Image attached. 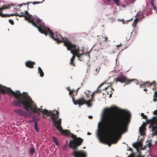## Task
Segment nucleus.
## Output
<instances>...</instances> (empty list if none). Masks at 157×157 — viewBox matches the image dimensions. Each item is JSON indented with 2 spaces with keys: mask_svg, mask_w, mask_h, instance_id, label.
<instances>
[{
  "mask_svg": "<svg viewBox=\"0 0 157 157\" xmlns=\"http://www.w3.org/2000/svg\"><path fill=\"white\" fill-rule=\"evenodd\" d=\"M117 110L116 107L106 109L104 110L102 115L103 122L105 124V130L109 135V136L105 140L109 146H110L113 143L116 144L118 138L127 131V118L125 115L129 117L130 114L129 112H127L112 116L114 111Z\"/></svg>",
  "mask_w": 157,
  "mask_h": 157,
  "instance_id": "nucleus-1",
  "label": "nucleus"
},
{
  "mask_svg": "<svg viewBox=\"0 0 157 157\" xmlns=\"http://www.w3.org/2000/svg\"><path fill=\"white\" fill-rule=\"evenodd\" d=\"M23 96V99L24 101H19L20 103H18L17 102H15V105L17 106H21L23 105L24 106V108L27 112H29V109H30V110L33 113H38L39 112L42 113L43 115H45L47 116H50L51 119L52 117L54 116L55 113V112L53 111H48V110L45 109L44 110L41 108H38L36 104H34V101L32 100L31 98L28 95L27 97L24 95Z\"/></svg>",
  "mask_w": 157,
  "mask_h": 157,
  "instance_id": "nucleus-2",
  "label": "nucleus"
},
{
  "mask_svg": "<svg viewBox=\"0 0 157 157\" xmlns=\"http://www.w3.org/2000/svg\"><path fill=\"white\" fill-rule=\"evenodd\" d=\"M0 89L1 92L3 94L7 93L8 94H11L13 97L15 98V100L13 102V105L21 107V106H17L15 105V102H17L20 104L19 101H24L23 99V96L27 97L28 94L26 92H23L22 94L20 92L19 90L14 92L10 88L7 87L0 84Z\"/></svg>",
  "mask_w": 157,
  "mask_h": 157,
  "instance_id": "nucleus-3",
  "label": "nucleus"
},
{
  "mask_svg": "<svg viewBox=\"0 0 157 157\" xmlns=\"http://www.w3.org/2000/svg\"><path fill=\"white\" fill-rule=\"evenodd\" d=\"M25 14L27 15H25V20H28L33 26L37 28L41 33L47 35V32L45 30V27L44 26V24L41 23V20L37 19L35 20V22L34 21L35 18L30 14L27 10L25 11Z\"/></svg>",
  "mask_w": 157,
  "mask_h": 157,
  "instance_id": "nucleus-4",
  "label": "nucleus"
},
{
  "mask_svg": "<svg viewBox=\"0 0 157 157\" xmlns=\"http://www.w3.org/2000/svg\"><path fill=\"white\" fill-rule=\"evenodd\" d=\"M46 29L45 28V30L47 32V35L48 33L49 34V36L50 37L53 39L54 40L56 41L59 44L63 42L64 43V45L65 46V43L67 42H71L70 40L68 39L67 38H66L65 39H66V40H65L64 38L62 37L60 34L58 32H57L56 33V38L54 37V33L50 29L47 27L46 28ZM45 35L46 36H47V35H46L45 34Z\"/></svg>",
  "mask_w": 157,
  "mask_h": 157,
  "instance_id": "nucleus-5",
  "label": "nucleus"
},
{
  "mask_svg": "<svg viewBox=\"0 0 157 157\" xmlns=\"http://www.w3.org/2000/svg\"><path fill=\"white\" fill-rule=\"evenodd\" d=\"M65 44V46L67 48L68 50H70V52L73 56L71 59L75 60V56L78 57V52H80L79 47L76 45L75 44H73L72 42H66Z\"/></svg>",
  "mask_w": 157,
  "mask_h": 157,
  "instance_id": "nucleus-6",
  "label": "nucleus"
},
{
  "mask_svg": "<svg viewBox=\"0 0 157 157\" xmlns=\"http://www.w3.org/2000/svg\"><path fill=\"white\" fill-rule=\"evenodd\" d=\"M116 82H119L121 83L125 82L124 86L128 84L133 81L135 83L137 84V83H138L137 80L135 79H129L127 77L122 74H121L119 75L118 77L115 79Z\"/></svg>",
  "mask_w": 157,
  "mask_h": 157,
  "instance_id": "nucleus-7",
  "label": "nucleus"
},
{
  "mask_svg": "<svg viewBox=\"0 0 157 157\" xmlns=\"http://www.w3.org/2000/svg\"><path fill=\"white\" fill-rule=\"evenodd\" d=\"M150 124L149 128H152L153 132V135L156 136L157 135V117L154 116L151 120L149 121Z\"/></svg>",
  "mask_w": 157,
  "mask_h": 157,
  "instance_id": "nucleus-8",
  "label": "nucleus"
},
{
  "mask_svg": "<svg viewBox=\"0 0 157 157\" xmlns=\"http://www.w3.org/2000/svg\"><path fill=\"white\" fill-rule=\"evenodd\" d=\"M83 139L80 137H78L72 141H70L69 146L75 150H77L78 147L81 145L83 141Z\"/></svg>",
  "mask_w": 157,
  "mask_h": 157,
  "instance_id": "nucleus-9",
  "label": "nucleus"
},
{
  "mask_svg": "<svg viewBox=\"0 0 157 157\" xmlns=\"http://www.w3.org/2000/svg\"><path fill=\"white\" fill-rule=\"evenodd\" d=\"M54 111L55 112V113L54 116L52 117V120L54 122L53 125H61V119H59L58 121L56 120V119H58L59 118V112L57 110H54Z\"/></svg>",
  "mask_w": 157,
  "mask_h": 157,
  "instance_id": "nucleus-10",
  "label": "nucleus"
},
{
  "mask_svg": "<svg viewBox=\"0 0 157 157\" xmlns=\"http://www.w3.org/2000/svg\"><path fill=\"white\" fill-rule=\"evenodd\" d=\"M73 101L75 104L77 105V104L79 105V107H80V105H82L83 104H88L86 103V101L84 98H82L80 99L77 100L76 101H75L74 98L72 99Z\"/></svg>",
  "mask_w": 157,
  "mask_h": 157,
  "instance_id": "nucleus-11",
  "label": "nucleus"
},
{
  "mask_svg": "<svg viewBox=\"0 0 157 157\" xmlns=\"http://www.w3.org/2000/svg\"><path fill=\"white\" fill-rule=\"evenodd\" d=\"M73 154L75 157H86V153L83 151H75L73 152Z\"/></svg>",
  "mask_w": 157,
  "mask_h": 157,
  "instance_id": "nucleus-12",
  "label": "nucleus"
},
{
  "mask_svg": "<svg viewBox=\"0 0 157 157\" xmlns=\"http://www.w3.org/2000/svg\"><path fill=\"white\" fill-rule=\"evenodd\" d=\"M36 64L35 62L30 60L27 61L25 62V66L28 67L30 68H33L34 65Z\"/></svg>",
  "mask_w": 157,
  "mask_h": 157,
  "instance_id": "nucleus-13",
  "label": "nucleus"
},
{
  "mask_svg": "<svg viewBox=\"0 0 157 157\" xmlns=\"http://www.w3.org/2000/svg\"><path fill=\"white\" fill-rule=\"evenodd\" d=\"M14 112L18 114H19L21 115H27V113L25 112L22 109H14Z\"/></svg>",
  "mask_w": 157,
  "mask_h": 157,
  "instance_id": "nucleus-14",
  "label": "nucleus"
},
{
  "mask_svg": "<svg viewBox=\"0 0 157 157\" xmlns=\"http://www.w3.org/2000/svg\"><path fill=\"white\" fill-rule=\"evenodd\" d=\"M3 8H0V16L2 17H9L10 16L13 15L14 14H3L2 13Z\"/></svg>",
  "mask_w": 157,
  "mask_h": 157,
  "instance_id": "nucleus-15",
  "label": "nucleus"
},
{
  "mask_svg": "<svg viewBox=\"0 0 157 157\" xmlns=\"http://www.w3.org/2000/svg\"><path fill=\"white\" fill-rule=\"evenodd\" d=\"M13 6V4H5L3 5L1 8H2L3 9V10L6 9H10V8L11 6Z\"/></svg>",
  "mask_w": 157,
  "mask_h": 157,
  "instance_id": "nucleus-16",
  "label": "nucleus"
},
{
  "mask_svg": "<svg viewBox=\"0 0 157 157\" xmlns=\"http://www.w3.org/2000/svg\"><path fill=\"white\" fill-rule=\"evenodd\" d=\"M156 83L155 81H154L152 83H150L149 82H144L143 83L144 84V86L146 87V86L148 87V86H151L152 84H154L155 85V83Z\"/></svg>",
  "mask_w": 157,
  "mask_h": 157,
  "instance_id": "nucleus-17",
  "label": "nucleus"
},
{
  "mask_svg": "<svg viewBox=\"0 0 157 157\" xmlns=\"http://www.w3.org/2000/svg\"><path fill=\"white\" fill-rule=\"evenodd\" d=\"M80 52H78V59L80 61H82L84 60V56H85L84 54H80Z\"/></svg>",
  "mask_w": 157,
  "mask_h": 157,
  "instance_id": "nucleus-18",
  "label": "nucleus"
},
{
  "mask_svg": "<svg viewBox=\"0 0 157 157\" xmlns=\"http://www.w3.org/2000/svg\"><path fill=\"white\" fill-rule=\"evenodd\" d=\"M94 99L93 98L91 97V99H89L88 101H86V103H88V104H87V105L88 107H90L92 106V104L91 102L92 101H94Z\"/></svg>",
  "mask_w": 157,
  "mask_h": 157,
  "instance_id": "nucleus-19",
  "label": "nucleus"
},
{
  "mask_svg": "<svg viewBox=\"0 0 157 157\" xmlns=\"http://www.w3.org/2000/svg\"><path fill=\"white\" fill-rule=\"evenodd\" d=\"M10 14H14L13 15L10 16H17L18 17H25V14H24V13H21V14H19L18 13H12Z\"/></svg>",
  "mask_w": 157,
  "mask_h": 157,
  "instance_id": "nucleus-20",
  "label": "nucleus"
},
{
  "mask_svg": "<svg viewBox=\"0 0 157 157\" xmlns=\"http://www.w3.org/2000/svg\"><path fill=\"white\" fill-rule=\"evenodd\" d=\"M61 133L63 134L65 136H67L71 133L68 130L65 129H63Z\"/></svg>",
  "mask_w": 157,
  "mask_h": 157,
  "instance_id": "nucleus-21",
  "label": "nucleus"
},
{
  "mask_svg": "<svg viewBox=\"0 0 157 157\" xmlns=\"http://www.w3.org/2000/svg\"><path fill=\"white\" fill-rule=\"evenodd\" d=\"M38 71L40 73V76L41 77H43L44 76V73L40 67H39L38 68Z\"/></svg>",
  "mask_w": 157,
  "mask_h": 157,
  "instance_id": "nucleus-22",
  "label": "nucleus"
},
{
  "mask_svg": "<svg viewBox=\"0 0 157 157\" xmlns=\"http://www.w3.org/2000/svg\"><path fill=\"white\" fill-rule=\"evenodd\" d=\"M141 116L142 117H143V118L144 119L146 120V122L147 123H149L150 124V123L148 122H149V120H150L151 119L148 120L147 119V116L144 115V114L143 113H141Z\"/></svg>",
  "mask_w": 157,
  "mask_h": 157,
  "instance_id": "nucleus-23",
  "label": "nucleus"
},
{
  "mask_svg": "<svg viewBox=\"0 0 157 157\" xmlns=\"http://www.w3.org/2000/svg\"><path fill=\"white\" fill-rule=\"evenodd\" d=\"M54 126L61 132L63 130V129L62 127L61 126V125H56Z\"/></svg>",
  "mask_w": 157,
  "mask_h": 157,
  "instance_id": "nucleus-24",
  "label": "nucleus"
},
{
  "mask_svg": "<svg viewBox=\"0 0 157 157\" xmlns=\"http://www.w3.org/2000/svg\"><path fill=\"white\" fill-rule=\"evenodd\" d=\"M34 128L36 130V131L37 132H39V131L38 128L37 126V121H35L34 122Z\"/></svg>",
  "mask_w": 157,
  "mask_h": 157,
  "instance_id": "nucleus-25",
  "label": "nucleus"
},
{
  "mask_svg": "<svg viewBox=\"0 0 157 157\" xmlns=\"http://www.w3.org/2000/svg\"><path fill=\"white\" fill-rule=\"evenodd\" d=\"M145 129V127L144 126H141L140 128H139V132L140 133H142L143 132Z\"/></svg>",
  "mask_w": 157,
  "mask_h": 157,
  "instance_id": "nucleus-26",
  "label": "nucleus"
},
{
  "mask_svg": "<svg viewBox=\"0 0 157 157\" xmlns=\"http://www.w3.org/2000/svg\"><path fill=\"white\" fill-rule=\"evenodd\" d=\"M35 152V149L33 148H30L29 153L30 154L32 155H33L34 153Z\"/></svg>",
  "mask_w": 157,
  "mask_h": 157,
  "instance_id": "nucleus-27",
  "label": "nucleus"
},
{
  "mask_svg": "<svg viewBox=\"0 0 157 157\" xmlns=\"http://www.w3.org/2000/svg\"><path fill=\"white\" fill-rule=\"evenodd\" d=\"M139 21V18H136L134 20V22L133 23V24L134 25V26H136V24L138 22V21Z\"/></svg>",
  "mask_w": 157,
  "mask_h": 157,
  "instance_id": "nucleus-28",
  "label": "nucleus"
},
{
  "mask_svg": "<svg viewBox=\"0 0 157 157\" xmlns=\"http://www.w3.org/2000/svg\"><path fill=\"white\" fill-rule=\"evenodd\" d=\"M75 61V60H74L72 59H70V64L71 65H72L73 66H75V64L74 63Z\"/></svg>",
  "mask_w": 157,
  "mask_h": 157,
  "instance_id": "nucleus-29",
  "label": "nucleus"
},
{
  "mask_svg": "<svg viewBox=\"0 0 157 157\" xmlns=\"http://www.w3.org/2000/svg\"><path fill=\"white\" fill-rule=\"evenodd\" d=\"M88 93H86V92H84V93L86 94V97L87 98H89L90 97V91H88Z\"/></svg>",
  "mask_w": 157,
  "mask_h": 157,
  "instance_id": "nucleus-30",
  "label": "nucleus"
},
{
  "mask_svg": "<svg viewBox=\"0 0 157 157\" xmlns=\"http://www.w3.org/2000/svg\"><path fill=\"white\" fill-rule=\"evenodd\" d=\"M133 147L135 148H136L138 147L139 145V144L137 142H135L133 144Z\"/></svg>",
  "mask_w": 157,
  "mask_h": 157,
  "instance_id": "nucleus-31",
  "label": "nucleus"
},
{
  "mask_svg": "<svg viewBox=\"0 0 157 157\" xmlns=\"http://www.w3.org/2000/svg\"><path fill=\"white\" fill-rule=\"evenodd\" d=\"M70 135L71 137L72 138H73L74 140H75V139L77 138V136L76 135H74L73 133H70Z\"/></svg>",
  "mask_w": 157,
  "mask_h": 157,
  "instance_id": "nucleus-32",
  "label": "nucleus"
},
{
  "mask_svg": "<svg viewBox=\"0 0 157 157\" xmlns=\"http://www.w3.org/2000/svg\"><path fill=\"white\" fill-rule=\"evenodd\" d=\"M98 136L100 139H101L102 138V136L101 134V132H100L98 133Z\"/></svg>",
  "mask_w": 157,
  "mask_h": 157,
  "instance_id": "nucleus-33",
  "label": "nucleus"
},
{
  "mask_svg": "<svg viewBox=\"0 0 157 157\" xmlns=\"http://www.w3.org/2000/svg\"><path fill=\"white\" fill-rule=\"evenodd\" d=\"M45 0H43L41 2H32V3L33 4H39L40 3H42L43 2H44Z\"/></svg>",
  "mask_w": 157,
  "mask_h": 157,
  "instance_id": "nucleus-34",
  "label": "nucleus"
},
{
  "mask_svg": "<svg viewBox=\"0 0 157 157\" xmlns=\"http://www.w3.org/2000/svg\"><path fill=\"white\" fill-rule=\"evenodd\" d=\"M9 23L11 24L12 25H13L14 24V22L11 19H9Z\"/></svg>",
  "mask_w": 157,
  "mask_h": 157,
  "instance_id": "nucleus-35",
  "label": "nucleus"
},
{
  "mask_svg": "<svg viewBox=\"0 0 157 157\" xmlns=\"http://www.w3.org/2000/svg\"><path fill=\"white\" fill-rule=\"evenodd\" d=\"M101 90H99V89H98H98L97 90L95 91H94V92L95 93H99L101 92Z\"/></svg>",
  "mask_w": 157,
  "mask_h": 157,
  "instance_id": "nucleus-36",
  "label": "nucleus"
},
{
  "mask_svg": "<svg viewBox=\"0 0 157 157\" xmlns=\"http://www.w3.org/2000/svg\"><path fill=\"white\" fill-rule=\"evenodd\" d=\"M151 6H152V8H153V9L155 10H156V7L154 5V4L152 2H151Z\"/></svg>",
  "mask_w": 157,
  "mask_h": 157,
  "instance_id": "nucleus-37",
  "label": "nucleus"
},
{
  "mask_svg": "<svg viewBox=\"0 0 157 157\" xmlns=\"http://www.w3.org/2000/svg\"><path fill=\"white\" fill-rule=\"evenodd\" d=\"M144 15L143 14H141V15L140 16V20H141L143 18H144Z\"/></svg>",
  "mask_w": 157,
  "mask_h": 157,
  "instance_id": "nucleus-38",
  "label": "nucleus"
},
{
  "mask_svg": "<svg viewBox=\"0 0 157 157\" xmlns=\"http://www.w3.org/2000/svg\"><path fill=\"white\" fill-rule=\"evenodd\" d=\"M53 141L55 142L57 141L56 138L54 136L52 137Z\"/></svg>",
  "mask_w": 157,
  "mask_h": 157,
  "instance_id": "nucleus-39",
  "label": "nucleus"
},
{
  "mask_svg": "<svg viewBox=\"0 0 157 157\" xmlns=\"http://www.w3.org/2000/svg\"><path fill=\"white\" fill-rule=\"evenodd\" d=\"M113 1L116 3V4L117 5H118L119 4V0H113Z\"/></svg>",
  "mask_w": 157,
  "mask_h": 157,
  "instance_id": "nucleus-40",
  "label": "nucleus"
},
{
  "mask_svg": "<svg viewBox=\"0 0 157 157\" xmlns=\"http://www.w3.org/2000/svg\"><path fill=\"white\" fill-rule=\"evenodd\" d=\"M154 98H157V91H155L153 95Z\"/></svg>",
  "mask_w": 157,
  "mask_h": 157,
  "instance_id": "nucleus-41",
  "label": "nucleus"
},
{
  "mask_svg": "<svg viewBox=\"0 0 157 157\" xmlns=\"http://www.w3.org/2000/svg\"><path fill=\"white\" fill-rule=\"evenodd\" d=\"M105 83H102L100 84L98 87V89H99V88L104 84Z\"/></svg>",
  "mask_w": 157,
  "mask_h": 157,
  "instance_id": "nucleus-42",
  "label": "nucleus"
},
{
  "mask_svg": "<svg viewBox=\"0 0 157 157\" xmlns=\"http://www.w3.org/2000/svg\"><path fill=\"white\" fill-rule=\"evenodd\" d=\"M151 143L150 142H149L147 145L148 146V147H150L151 146Z\"/></svg>",
  "mask_w": 157,
  "mask_h": 157,
  "instance_id": "nucleus-43",
  "label": "nucleus"
},
{
  "mask_svg": "<svg viewBox=\"0 0 157 157\" xmlns=\"http://www.w3.org/2000/svg\"><path fill=\"white\" fill-rule=\"evenodd\" d=\"M55 144L57 146H59V143L58 141L54 142Z\"/></svg>",
  "mask_w": 157,
  "mask_h": 157,
  "instance_id": "nucleus-44",
  "label": "nucleus"
},
{
  "mask_svg": "<svg viewBox=\"0 0 157 157\" xmlns=\"http://www.w3.org/2000/svg\"><path fill=\"white\" fill-rule=\"evenodd\" d=\"M153 114H154V115H157V110H155L154 113H153Z\"/></svg>",
  "mask_w": 157,
  "mask_h": 157,
  "instance_id": "nucleus-45",
  "label": "nucleus"
},
{
  "mask_svg": "<svg viewBox=\"0 0 157 157\" xmlns=\"http://www.w3.org/2000/svg\"><path fill=\"white\" fill-rule=\"evenodd\" d=\"M69 91V95H70V94H72L73 92V90H70Z\"/></svg>",
  "mask_w": 157,
  "mask_h": 157,
  "instance_id": "nucleus-46",
  "label": "nucleus"
},
{
  "mask_svg": "<svg viewBox=\"0 0 157 157\" xmlns=\"http://www.w3.org/2000/svg\"><path fill=\"white\" fill-rule=\"evenodd\" d=\"M86 54L88 56L89 58L90 57V53L89 52H86Z\"/></svg>",
  "mask_w": 157,
  "mask_h": 157,
  "instance_id": "nucleus-47",
  "label": "nucleus"
},
{
  "mask_svg": "<svg viewBox=\"0 0 157 157\" xmlns=\"http://www.w3.org/2000/svg\"><path fill=\"white\" fill-rule=\"evenodd\" d=\"M157 98H154L153 99V101L154 102L156 101H157V99H156Z\"/></svg>",
  "mask_w": 157,
  "mask_h": 157,
  "instance_id": "nucleus-48",
  "label": "nucleus"
},
{
  "mask_svg": "<svg viewBox=\"0 0 157 157\" xmlns=\"http://www.w3.org/2000/svg\"><path fill=\"white\" fill-rule=\"evenodd\" d=\"M122 45V44H120L117 45L116 47L118 48L120 47Z\"/></svg>",
  "mask_w": 157,
  "mask_h": 157,
  "instance_id": "nucleus-49",
  "label": "nucleus"
},
{
  "mask_svg": "<svg viewBox=\"0 0 157 157\" xmlns=\"http://www.w3.org/2000/svg\"><path fill=\"white\" fill-rule=\"evenodd\" d=\"M95 94V93L94 92V93H93V94L91 95V97L92 98H93L94 97V94Z\"/></svg>",
  "mask_w": 157,
  "mask_h": 157,
  "instance_id": "nucleus-50",
  "label": "nucleus"
},
{
  "mask_svg": "<svg viewBox=\"0 0 157 157\" xmlns=\"http://www.w3.org/2000/svg\"><path fill=\"white\" fill-rule=\"evenodd\" d=\"M107 40H108L107 37H106V38H104V40H103V41H106Z\"/></svg>",
  "mask_w": 157,
  "mask_h": 157,
  "instance_id": "nucleus-51",
  "label": "nucleus"
},
{
  "mask_svg": "<svg viewBox=\"0 0 157 157\" xmlns=\"http://www.w3.org/2000/svg\"><path fill=\"white\" fill-rule=\"evenodd\" d=\"M143 86H144V84L143 83V84L140 85V87L143 88Z\"/></svg>",
  "mask_w": 157,
  "mask_h": 157,
  "instance_id": "nucleus-52",
  "label": "nucleus"
},
{
  "mask_svg": "<svg viewBox=\"0 0 157 157\" xmlns=\"http://www.w3.org/2000/svg\"><path fill=\"white\" fill-rule=\"evenodd\" d=\"M33 121H36V120H35V119H34L33 118L32 119V120H31L30 121V122H33Z\"/></svg>",
  "mask_w": 157,
  "mask_h": 157,
  "instance_id": "nucleus-53",
  "label": "nucleus"
},
{
  "mask_svg": "<svg viewBox=\"0 0 157 157\" xmlns=\"http://www.w3.org/2000/svg\"><path fill=\"white\" fill-rule=\"evenodd\" d=\"M88 117L90 119H92L93 118V117L92 116H89Z\"/></svg>",
  "mask_w": 157,
  "mask_h": 157,
  "instance_id": "nucleus-54",
  "label": "nucleus"
},
{
  "mask_svg": "<svg viewBox=\"0 0 157 157\" xmlns=\"http://www.w3.org/2000/svg\"><path fill=\"white\" fill-rule=\"evenodd\" d=\"M109 86H108L107 87H105V89H103V90H106L107 89H108V87H109Z\"/></svg>",
  "mask_w": 157,
  "mask_h": 157,
  "instance_id": "nucleus-55",
  "label": "nucleus"
},
{
  "mask_svg": "<svg viewBox=\"0 0 157 157\" xmlns=\"http://www.w3.org/2000/svg\"><path fill=\"white\" fill-rule=\"evenodd\" d=\"M67 90H68L69 91H70V90H71L69 87H67Z\"/></svg>",
  "mask_w": 157,
  "mask_h": 157,
  "instance_id": "nucleus-56",
  "label": "nucleus"
},
{
  "mask_svg": "<svg viewBox=\"0 0 157 157\" xmlns=\"http://www.w3.org/2000/svg\"><path fill=\"white\" fill-rule=\"evenodd\" d=\"M87 134L88 135H90L91 134L90 133V132H87Z\"/></svg>",
  "mask_w": 157,
  "mask_h": 157,
  "instance_id": "nucleus-57",
  "label": "nucleus"
},
{
  "mask_svg": "<svg viewBox=\"0 0 157 157\" xmlns=\"http://www.w3.org/2000/svg\"><path fill=\"white\" fill-rule=\"evenodd\" d=\"M144 91H147V89H146V88H144Z\"/></svg>",
  "mask_w": 157,
  "mask_h": 157,
  "instance_id": "nucleus-58",
  "label": "nucleus"
},
{
  "mask_svg": "<svg viewBox=\"0 0 157 157\" xmlns=\"http://www.w3.org/2000/svg\"><path fill=\"white\" fill-rule=\"evenodd\" d=\"M112 96V94H110V95H109V97L110 98Z\"/></svg>",
  "mask_w": 157,
  "mask_h": 157,
  "instance_id": "nucleus-59",
  "label": "nucleus"
},
{
  "mask_svg": "<svg viewBox=\"0 0 157 157\" xmlns=\"http://www.w3.org/2000/svg\"><path fill=\"white\" fill-rule=\"evenodd\" d=\"M143 126L145 127V126L146 125L145 123L144 122H143Z\"/></svg>",
  "mask_w": 157,
  "mask_h": 157,
  "instance_id": "nucleus-60",
  "label": "nucleus"
},
{
  "mask_svg": "<svg viewBox=\"0 0 157 157\" xmlns=\"http://www.w3.org/2000/svg\"><path fill=\"white\" fill-rule=\"evenodd\" d=\"M97 72H98L99 71L98 70V69H96L95 70Z\"/></svg>",
  "mask_w": 157,
  "mask_h": 157,
  "instance_id": "nucleus-61",
  "label": "nucleus"
},
{
  "mask_svg": "<svg viewBox=\"0 0 157 157\" xmlns=\"http://www.w3.org/2000/svg\"><path fill=\"white\" fill-rule=\"evenodd\" d=\"M43 117L44 118V119H46V117H45V116H43Z\"/></svg>",
  "mask_w": 157,
  "mask_h": 157,
  "instance_id": "nucleus-62",
  "label": "nucleus"
},
{
  "mask_svg": "<svg viewBox=\"0 0 157 157\" xmlns=\"http://www.w3.org/2000/svg\"><path fill=\"white\" fill-rule=\"evenodd\" d=\"M22 4H20L19 5V6H22Z\"/></svg>",
  "mask_w": 157,
  "mask_h": 157,
  "instance_id": "nucleus-63",
  "label": "nucleus"
},
{
  "mask_svg": "<svg viewBox=\"0 0 157 157\" xmlns=\"http://www.w3.org/2000/svg\"><path fill=\"white\" fill-rule=\"evenodd\" d=\"M67 146V144H66L65 145V146Z\"/></svg>",
  "mask_w": 157,
  "mask_h": 157,
  "instance_id": "nucleus-64",
  "label": "nucleus"
}]
</instances>
